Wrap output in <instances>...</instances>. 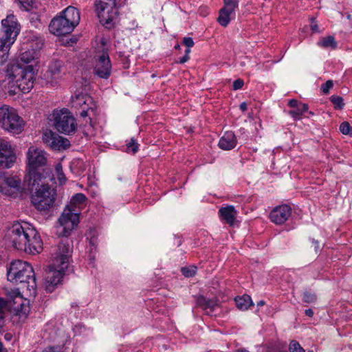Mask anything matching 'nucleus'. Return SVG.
Masks as SVG:
<instances>
[{
  "instance_id": "2",
  "label": "nucleus",
  "mask_w": 352,
  "mask_h": 352,
  "mask_svg": "<svg viewBox=\"0 0 352 352\" xmlns=\"http://www.w3.org/2000/svg\"><path fill=\"white\" fill-rule=\"evenodd\" d=\"M47 153L43 149L32 146L27 152L28 174L25 182L28 187L33 188L43 179H54L52 170L45 167L47 163Z\"/></svg>"
},
{
  "instance_id": "41",
  "label": "nucleus",
  "mask_w": 352,
  "mask_h": 352,
  "mask_svg": "<svg viewBox=\"0 0 352 352\" xmlns=\"http://www.w3.org/2000/svg\"><path fill=\"white\" fill-rule=\"evenodd\" d=\"M239 0H223V3L224 4H228L237 8L239 6Z\"/></svg>"
},
{
  "instance_id": "3",
  "label": "nucleus",
  "mask_w": 352,
  "mask_h": 352,
  "mask_svg": "<svg viewBox=\"0 0 352 352\" xmlns=\"http://www.w3.org/2000/svg\"><path fill=\"white\" fill-rule=\"evenodd\" d=\"M80 12L76 8L68 6L54 17L50 25V32L56 36L70 34L79 23Z\"/></svg>"
},
{
  "instance_id": "39",
  "label": "nucleus",
  "mask_w": 352,
  "mask_h": 352,
  "mask_svg": "<svg viewBox=\"0 0 352 352\" xmlns=\"http://www.w3.org/2000/svg\"><path fill=\"white\" fill-rule=\"evenodd\" d=\"M244 85L243 80L241 78H238L233 82V89L238 90L243 87Z\"/></svg>"
},
{
  "instance_id": "1",
  "label": "nucleus",
  "mask_w": 352,
  "mask_h": 352,
  "mask_svg": "<svg viewBox=\"0 0 352 352\" xmlns=\"http://www.w3.org/2000/svg\"><path fill=\"white\" fill-rule=\"evenodd\" d=\"M7 237L12 247L19 251L36 254L43 250V242L38 232L26 222L14 223L8 230Z\"/></svg>"
},
{
  "instance_id": "25",
  "label": "nucleus",
  "mask_w": 352,
  "mask_h": 352,
  "mask_svg": "<svg viewBox=\"0 0 352 352\" xmlns=\"http://www.w3.org/2000/svg\"><path fill=\"white\" fill-rule=\"evenodd\" d=\"M11 45L6 42L0 41V65H3L7 62Z\"/></svg>"
},
{
  "instance_id": "32",
  "label": "nucleus",
  "mask_w": 352,
  "mask_h": 352,
  "mask_svg": "<svg viewBox=\"0 0 352 352\" xmlns=\"http://www.w3.org/2000/svg\"><path fill=\"white\" fill-rule=\"evenodd\" d=\"M289 352H305V349L296 340H292L289 345Z\"/></svg>"
},
{
  "instance_id": "23",
  "label": "nucleus",
  "mask_w": 352,
  "mask_h": 352,
  "mask_svg": "<svg viewBox=\"0 0 352 352\" xmlns=\"http://www.w3.org/2000/svg\"><path fill=\"white\" fill-rule=\"evenodd\" d=\"M236 305L238 309L245 311L253 305L252 299L248 295H243L235 298Z\"/></svg>"
},
{
  "instance_id": "51",
  "label": "nucleus",
  "mask_w": 352,
  "mask_h": 352,
  "mask_svg": "<svg viewBox=\"0 0 352 352\" xmlns=\"http://www.w3.org/2000/svg\"><path fill=\"white\" fill-rule=\"evenodd\" d=\"M190 52V48L188 47V49L185 51V54L188 55Z\"/></svg>"
},
{
  "instance_id": "46",
  "label": "nucleus",
  "mask_w": 352,
  "mask_h": 352,
  "mask_svg": "<svg viewBox=\"0 0 352 352\" xmlns=\"http://www.w3.org/2000/svg\"><path fill=\"white\" fill-rule=\"evenodd\" d=\"M21 3H26L30 5L34 3V0H19Z\"/></svg>"
},
{
  "instance_id": "34",
  "label": "nucleus",
  "mask_w": 352,
  "mask_h": 352,
  "mask_svg": "<svg viewBox=\"0 0 352 352\" xmlns=\"http://www.w3.org/2000/svg\"><path fill=\"white\" fill-rule=\"evenodd\" d=\"M340 131L342 134L352 135V127L347 122H344L340 124Z\"/></svg>"
},
{
  "instance_id": "45",
  "label": "nucleus",
  "mask_w": 352,
  "mask_h": 352,
  "mask_svg": "<svg viewBox=\"0 0 352 352\" xmlns=\"http://www.w3.org/2000/svg\"><path fill=\"white\" fill-rule=\"evenodd\" d=\"M239 107L242 111H245L247 110V104L245 102H242L240 104Z\"/></svg>"
},
{
  "instance_id": "56",
  "label": "nucleus",
  "mask_w": 352,
  "mask_h": 352,
  "mask_svg": "<svg viewBox=\"0 0 352 352\" xmlns=\"http://www.w3.org/2000/svg\"><path fill=\"white\" fill-rule=\"evenodd\" d=\"M308 352H313V351H308Z\"/></svg>"
},
{
  "instance_id": "50",
  "label": "nucleus",
  "mask_w": 352,
  "mask_h": 352,
  "mask_svg": "<svg viewBox=\"0 0 352 352\" xmlns=\"http://www.w3.org/2000/svg\"><path fill=\"white\" fill-rule=\"evenodd\" d=\"M0 352H4L3 351V344H2V342L1 341H0Z\"/></svg>"
},
{
  "instance_id": "17",
  "label": "nucleus",
  "mask_w": 352,
  "mask_h": 352,
  "mask_svg": "<svg viewBox=\"0 0 352 352\" xmlns=\"http://www.w3.org/2000/svg\"><path fill=\"white\" fill-rule=\"evenodd\" d=\"M292 208L288 205L276 207L270 214V218L276 224L284 223L291 216Z\"/></svg>"
},
{
  "instance_id": "27",
  "label": "nucleus",
  "mask_w": 352,
  "mask_h": 352,
  "mask_svg": "<svg viewBox=\"0 0 352 352\" xmlns=\"http://www.w3.org/2000/svg\"><path fill=\"white\" fill-rule=\"evenodd\" d=\"M318 45L323 48L336 49L337 47V42L332 36L322 38L318 43Z\"/></svg>"
},
{
  "instance_id": "43",
  "label": "nucleus",
  "mask_w": 352,
  "mask_h": 352,
  "mask_svg": "<svg viewBox=\"0 0 352 352\" xmlns=\"http://www.w3.org/2000/svg\"><path fill=\"white\" fill-rule=\"evenodd\" d=\"M190 57L189 55L185 54L183 57L180 58L179 60L177 62L179 64H183L186 62H187L189 60Z\"/></svg>"
},
{
  "instance_id": "44",
  "label": "nucleus",
  "mask_w": 352,
  "mask_h": 352,
  "mask_svg": "<svg viewBox=\"0 0 352 352\" xmlns=\"http://www.w3.org/2000/svg\"><path fill=\"white\" fill-rule=\"evenodd\" d=\"M306 316L311 318L314 316V311L311 309H307L305 311Z\"/></svg>"
},
{
  "instance_id": "19",
  "label": "nucleus",
  "mask_w": 352,
  "mask_h": 352,
  "mask_svg": "<svg viewBox=\"0 0 352 352\" xmlns=\"http://www.w3.org/2000/svg\"><path fill=\"white\" fill-rule=\"evenodd\" d=\"M197 305L210 314L219 307V303L217 298L208 299L200 296L197 298Z\"/></svg>"
},
{
  "instance_id": "16",
  "label": "nucleus",
  "mask_w": 352,
  "mask_h": 352,
  "mask_svg": "<svg viewBox=\"0 0 352 352\" xmlns=\"http://www.w3.org/2000/svg\"><path fill=\"white\" fill-rule=\"evenodd\" d=\"M111 72V63L109 54L107 52H102V54L97 56L94 73L101 78L107 79Z\"/></svg>"
},
{
  "instance_id": "31",
  "label": "nucleus",
  "mask_w": 352,
  "mask_h": 352,
  "mask_svg": "<svg viewBox=\"0 0 352 352\" xmlns=\"http://www.w3.org/2000/svg\"><path fill=\"white\" fill-rule=\"evenodd\" d=\"M330 100L336 109H342L344 106L343 98L340 96L333 95L331 96Z\"/></svg>"
},
{
  "instance_id": "14",
  "label": "nucleus",
  "mask_w": 352,
  "mask_h": 352,
  "mask_svg": "<svg viewBox=\"0 0 352 352\" xmlns=\"http://www.w3.org/2000/svg\"><path fill=\"white\" fill-rule=\"evenodd\" d=\"M16 159V155L11 144L4 139H0V168H11Z\"/></svg>"
},
{
  "instance_id": "48",
  "label": "nucleus",
  "mask_w": 352,
  "mask_h": 352,
  "mask_svg": "<svg viewBox=\"0 0 352 352\" xmlns=\"http://www.w3.org/2000/svg\"><path fill=\"white\" fill-rule=\"evenodd\" d=\"M265 304V302L264 300H260L257 302V306L258 307L263 306Z\"/></svg>"
},
{
  "instance_id": "38",
  "label": "nucleus",
  "mask_w": 352,
  "mask_h": 352,
  "mask_svg": "<svg viewBox=\"0 0 352 352\" xmlns=\"http://www.w3.org/2000/svg\"><path fill=\"white\" fill-rule=\"evenodd\" d=\"M89 246H90V252L92 253L93 252L96 251V247H97V238L96 237H91L89 239Z\"/></svg>"
},
{
  "instance_id": "35",
  "label": "nucleus",
  "mask_w": 352,
  "mask_h": 352,
  "mask_svg": "<svg viewBox=\"0 0 352 352\" xmlns=\"http://www.w3.org/2000/svg\"><path fill=\"white\" fill-rule=\"evenodd\" d=\"M197 267L195 266H192L190 267H182V272L184 276L186 277H192L196 273Z\"/></svg>"
},
{
  "instance_id": "47",
  "label": "nucleus",
  "mask_w": 352,
  "mask_h": 352,
  "mask_svg": "<svg viewBox=\"0 0 352 352\" xmlns=\"http://www.w3.org/2000/svg\"><path fill=\"white\" fill-rule=\"evenodd\" d=\"M311 28L313 32H318V27L316 24L311 25Z\"/></svg>"
},
{
  "instance_id": "21",
  "label": "nucleus",
  "mask_w": 352,
  "mask_h": 352,
  "mask_svg": "<svg viewBox=\"0 0 352 352\" xmlns=\"http://www.w3.org/2000/svg\"><path fill=\"white\" fill-rule=\"evenodd\" d=\"M219 214L221 219L225 221L226 223L232 226L234 225L237 212L234 207L232 206H227L219 209Z\"/></svg>"
},
{
  "instance_id": "37",
  "label": "nucleus",
  "mask_w": 352,
  "mask_h": 352,
  "mask_svg": "<svg viewBox=\"0 0 352 352\" xmlns=\"http://www.w3.org/2000/svg\"><path fill=\"white\" fill-rule=\"evenodd\" d=\"M333 87V82L331 80H327L325 83L322 84L321 86L322 91L327 94L329 92V90Z\"/></svg>"
},
{
  "instance_id": "54",
  "label": "nucleus",
  "mask_w": 352,
  "mask_h": 352,
  "mask_svg": "<svg viewBox=\"0 0 352 352\" xmlns=\"http://www.w3.org/2000/svg\"><path fill=\"white\" fill-rule=\"evenodd\" d=\"M309 114L311 115V116H314V112H312V111H309Z\"/></svg>"
},
{
  "instance_id": "11",
  "label": "nucleus",
  "mask_w": 352,
  "mask_h": 352,
  "mask_svg": "<svg viewBox=\"0 0 352 352\" xmlns=\"http://www.w3.org/2000/svg\"><path fill=\"white\" fill-rule=\"evenodd\" d=\"M20 31V26L14 14H9L1 21L0 41L12 45Z\"/></svg>"
},
{
  "instance_id": "52",
  "label": "nucleus",
  "mask_w": 352,
  "mask_h": 352,
  "mask_svg": "<svg viewBox=\"0 0 352 352\" xmlns=\"http://www.w3.org/2000/svg\"><path fill=\"white\" fill-rule=\"evenodd\" d=\"M43 352H55V351H54V349L51 348V349H50L49 350L45 351H43Z\"/></svg>"
},
{
  "instance_id": "28",
  "label": "nucleus",
  "mask_w": 352,
  "mask_h": 352,
  "mask_svg": "<svg viewBox=\"0 0 352 352\" xmlns=\"http://www.w3.org/2000/svg\"><path fill=\"white\" fill-rule=\"evenodd\" d=\"M36 56V52L34 50L31 49L22 52L20 54V60L24 63H30L32 61Z\"/></svg>"
},
{
  "instance_id": "26",
  "label": "nucleus",
  "mask_w": 352,
  "mask_h": 352,
  "mask_svg": "<svg viewBox=\"0 0 352 352\" xmlns=\"http://www.w3.org/2000/svg\"><path fill=\"white\" fill-rule=\"evenodd\" d=\"M308 111V104H300V105L295 108L294 110H290L288 111V114L292 116L294 120H297L301 118V116L304 112Z\"/></svg>"
},
{
  "instance_id": "9",
  "label": "nucleus",
  "mask_w": 352,
  "mask_h": 352,
  "mask_svg": "<svg viewBox=\"0 0 352 352\" xmlns=\"http://www.w3.org/2000/svg\"><path fill=\"white\" fill-rule=\"evenodd\" d=\"M52 117L54 127L60 133L69 135L76 131L77 123L69 110L66 109L54 110Z\"/></svg>"
},
{
  "instance_id": "53",
  "label": "nucleus",
  "mask_w": 352,
  "mask_h": 352,
  "mask_svg": "<svg viewBox=\"0 0 352 352\" xmlns=\"http://www.w3.org/2000/svg\"><path fill=\"white\" fill-rule=\"evenodd\" d=\"M86 115H87V112L86 111H82L81 113V116H85Z\"/></svg>"
},
{
  "instance_id": "42",
  "label": "nucleus",
  "mask_w": 352,
  "mask_h": 352,
  "mask_svg": "<svg viewBox=\"0 0 352 352\" xmlns=\"http://www.w3.org/2000/svg\"><path fill=\"white\" fill-rule=\"evenodd\" d=\"M300 104H302L301 102H298L296 99H292L288 102V106L291 108H296L300 105Z\"/></svg>"
},
{
  "instance_id": "49",
  "label": "nucleus",
  "mask_w": 352,
  "mask_h": 352,
  "mask_svg": "<svg viewBox=\"0 0 352 352\" xmlns=\"http://www.w3.org/2000/svg\"><path fill=\"white\" fill-rule=\"evenodd\" d=\"M235 352H249V351L244 349H240L236 350Z\"/></svg>"
},
{
  "instance_id": "8",
  "label": "nucleus",
  "mask_w": 352,
  "mask_h": 352,
  "mask_svg": "<svg viewBox=\"0 0 352 352\" xmlns=\"http://www.w3.org/2000/svg\"><path fill=\"white\" fill-rule=\"evenodd\" d=\"M105 3L101 0H96L95 10L101 24L107 28L113 27L118 15L116 0H107Z\"/></svg>"
},
{
  "instance_id": "18",
  "label": "nucleus",
  "mask_w": 352,
  "mask_h": 352,
  "mask_svg": "<svg viewBox=\"0 0 352 352\" xmlns=\"http://www.w3.org/2000/svg\"><path fill=\"white\" fill-rule=\"evenodd\" d=\"M236 8L232 6L224 4L223 7L219 10V16L217 19V21L221 26L226 27L228 25L232 16L234 15Z\"/></svg>"
},
{
  "instance_id": "20",
  "label": "nucleus",
  "mask_w": 352,
  "mask_h": 352,
  "mask_svg": "<svg viewBox=\"0 0 352 352\" xmlns=\"http://www.w3.org/2000/svg\"><path fill=\"white\" fill-rule=\"evenodd\" d=\"M236 145V138L232 131L226 132L219 141V146L226 151L234 148Z\"/></svg>"
},
{
  "instance_id": "13",
  "label": "nucleus",
  "mask_w": 352,
  "mask_h": 352,
  "mask_svg": "<svg viewBox=\"0 0 352 352\" xmlns=\"http://www.w3.org/2000/svg\"><path fill=\"white\" fill-rule=\"evenodd\" d=\"M67 269L54 266V263L50 265L43 280V285L47 292H52L61 283Z\"/></svg>"
},
{
  "instance_id": "30",
  "label": "nucleus",
  "mask_w": 352,
  "mask_h": 352,
  "mask_svg": "<svg viewBox=\"0 0 352 352\" xmlns=\"http://www.w3.org/2000/svg\"><path fill=\"white\" fill-rule=\"evenodd\" d=\"M55 171L57 175V179L59 181L60 184H63L65 183L67 179L63 171V166L60 163H58L55 166Z\"/></svg>"
},
{
  "instance_id": "55",
  "label": "nucleus",
  "mask_w": 352,
  "mask_h": 352,
  "mask_svg": "<svg viewBox=\"0 0 352 352\" xmlns=\"http://www.w3.org/2000/svg\"><path fill=\"white\" fill-rule=\"evenodd\" d=\"M179 48H180V46L179 45L175 46V49H179Z\"/></svg>"
},
{
  "instance_id": "36",
  "label": "nucleus",
  "mask_w": 352,
  "mask_h": 352,
  "mask_svg": "<svg viewBox=\"0 0 352 352\" xmlns=\"http://www.w3.org/2000/svg\"><path fill=\"white\" fill-rule=\"evenodd\" d=\"M127 150L131 151L133 153H135L138 150V144L135 142L133 138H131L130 142L127 143Z\"/></svg>"
},
{
  "instance_id": "29",
  "label": "nucleus",
  "mask_w": 352,
  "mask_h": 352,
  "mask_svg": "<svg viewBox=\"0 0 352 352\" xmlns=\"http://www.w3.org/2000/svg\"><path fill=\"white\" fill-rule=\"evenodd\" d=\"M57 134L51 130L45 131L42 135L43 141L47 146L51 147V145L53 144V142L56 138Z\"/></svg>"
},
{
  "instance_id": "6",
  "label": "nucleus",
  "mask_w": 352,
  "mask_h": 352,
  "mask_svg": "<svg viewBox=\"0 0 352 352\" xmlns=\"http://www.w3.org/2000/svg\"><path fill=\"white\" fill-rule=\"evenodd\" d=\"M6 74L23 93H28L32 89L35 80L32 65L22 67L19 64H8Z\"/></svg>"
},
{
  "instance_id": "5",
  "label": "nucleus",
  "mask_w": 352,
  "mask_h": 352,
  "mask_svg": "<svg viewBox=\"0 0 352 352\" xmlns=\"http://www.w3.org/2000/svg\"><path fill=\"white\" fill-rule=\"evenodd\" d=\"M54 179H43V181L36 184L33 188H36V190L31 196V202L35 208L39 211H49L55 205L56 199V190L52 188L49 182H54Z\"/></svg>"
},
{
  "instance_id": "7",
  "label": "nucleus",
  "mask_w": 352,
  "mask_h": 352,
  "mask_svg": "<svg viewBox=\"0 0 352 352\" xmlns=\"http://www.w3.org/2000/svg\"><path fill=\"white\" fill-rule=\"evenodd\" d=\"M87 197L82 193L74 195L71 200L70 205L67 206L58 219V223L63 228V234L67 236L70 231L77 226L79 222V211L76 209L80 205L85 203Z\"/></svg>"
},
{
  "instance_id": "12",
  "label": "nucleus",
  "mask_w": 352,
  "mask_h": 352,
  "mask_svg": "<svg viewBox=\"0 0 352 352\" xmlns=\"http://www.w3.org/2000/svg\"><path fill=\"white\" fill-rule=\"evenodd\" d=\"M72 248L67 240L62 241L52 254V263L54 266L68 268L72 261Z\"/></svg>"
},
{
  "instance_id": "15",
  "label": "nucleus",
  "mask_w": 352,
  "mask_h": 352,
  "mask_svg": "<svg viewBox=\"0 0 352 352\" xmlns=\"http://www.w3.org/2000/svg\"><path fill=\"white\" fill-rule=\"evenodd\" d=\"M21 181L18 176L0 177V192L8 196H14L21 190Z\"/></svg>"
},
{
  "instance_id": "24",
  "label": "nucleus",
  "mask_w": 352,
  "mask_h": 352,
  "mask_svg": "<svg viewBox=\"0 0 352 352\" xmlns=\"http://www.w3.org/2000/svg\"><path fill=\"white\" fill-rule=\"evenodd\" d=\"M69 141L67 138L59 136L57 134L56 138L51 145V148L54 150L60 151L69 148Z\"/></svg>"
},
{
  "instance_id": "40",
  "label": "nucleus",
  "mask_w": 352,
  "mask_h": 352,
  "mask_svg": "<svg viewBox=\"0 0 352 352\" xmlns=\"http://www.w3.org/2000/svg\"><path fill=\"white\" fill-rule=\"evenodd\" d=\"M183 43L188 48L194 45V41L190 37H184L183 38Z\"/></svg>"
},
{
  "instance_id": "22",
  "label": "nucleus",
  "mask_w": 352,
  "mask_h": 352,
  "mask_svg": "<svg viewBox=\"0 0 352 352\" xmlns=\"http://www.w3.org/2000/svg\"><path fill=\"white\" fill-rule=\"evenodd\" d=\"M63 66L64 63L62 60H54L49 65L47 74L52 79H58L61 76Z\"/></svg>"
},
{
  "instance_id": "10",
  "label": "nucleus",
  "mask_w": 352,
  "mask_h": 352,
  "mask_svg": "<svg viewBox=\"0 0 352 352\" xmlns=\"http://www.w3.org/2000/svg\"><path fill=\"white\" fill-rule=\"evenodd\" d=\"M0 124L6 131L19 133L23 126V121L14 109L3 106L0 107Z\"/></svg>"
},
{
  "instance_id": "4",
  "label": "nucleus",
  "mask_w": 352,
  "mask_h": 352,
  "mask_svg": "<svg viewBox=\"0 0 352 352\" xmlns=\"http://www.w3.org/2000/svg\"><path fill=\"white\" fill-rule=\"evenodd\" d=\"M8 280L14 283H25L27 289L35 292L36 278L32 266L27 262L16 260L12 261L7 270Z\"/></svg>"
},
{
  "instance_id": "33",
  "label": "nucleus",
  "mask_w": 352,
  "mask_h": 352,
  "mask_svg": "<svg viewBox=\"0 0 352 352\" xmlns=\"http://www.w3.org/2000/svg\"><path fill=\"white\" fill-rule=\"evenodd\" d=\"M316 295L310 292H305L302 296V300L305 302L312 303L316 301Z\"/></svg>"
}]
</instances>
